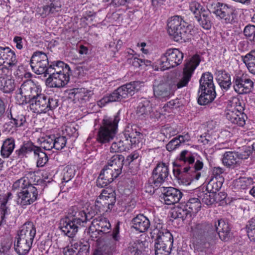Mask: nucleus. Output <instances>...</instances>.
<instances>
[{"label": "nucleus", "instance_id": "nucleus-1", "mask_svg": "<svg viewBox=\"0 0 255 255\" xmlns=\"http://www.w3.org/2000/svg\"><path fill=\"white\" fill-rule=\"evenodd\" d=\"M35 177L34 172L26 171L23 177L13 184V189H20V192L17 193V203L23 208L38 199L39 184L34 183Z\"/></svg>", "mask_w": 255, "mask_h": 255}, {"label": "nucleus", "instance_id": "nucleus-2", "mask_svg": "<svg viewBox=\"0 0 255 255\" xmlns=\"http://www.w3.org/2000/svg\"><path fill=\"white\" fill-rule=\"evenodd\" d=\"M179 160L185 163H187L188 165L180 168L178 166L174 167L173 170L174 176L177 178L186 176L189 178L190 181L198 180L201 176L200 171L203 168V163L197 160L194 163V156L187 150L181 152Z\"/></svg>", "mask_w": 255, "mask_h": 255}, {"label": "nucleus", "instance_id": "nucleus-3", "mask_svg": "<svg viewBox=\"0 0 255 255\" xmlns=\"http://www.w3.org/2000/svg\"><path fill=\"white\" fill-rule=\"evenodd\" d=\"M152 239H154L155 255H169L173 246V237L170 232L157 224L150 233Z\"/></svg>", "mask_w": 255, "mask_h": 255}, {"label": "nucleus", "instance_id": "nucleus-4", "mask_svg": "<svg viewBox=\"0 0 255 255\" xmlns=\"http://www.w3.org/2000/svg\"><path fill=\"white\" fill-rule=\"evenodd\" d=\"M167 27L168 33L175 41L183 43L191 38L189 25L181 16L175 15L169 18Z\"/></svg>", "mask_w": 255, "mask_h": 255}, {"label": "nucleus", "instance_id": "nucleus-5", "mask_svg": "<svg viewBox=\"0 0 255 255\" xmlns=\"http://www.w3.org/2000/svg\"><path fill=\"white\" fill-rule=\"evenodd\" d=\"M120 111L113 117L105 118L102 123L97 136V141L101 144L111 142L117 133L118 123L120 121Z\"/></svg>", "mask_w": 255, "mask_h": 255}, {"label": "nucleus", "instance_id": "nucleus-6", "mask_svg": "<svg viewBox=\"0 0 255 255\" xmlns=\"http://www.w3.org/2000/svg\"><path fill=\"white\" fill-rule=\"evenodd\" d=\"M135 126L127 127L124 133L126 139L114 142L110 147V152H121L129 149L131 145L138 144L143 134Z\"/></svg>", "mask_w": 255, "mask_h": 255}, {"label": "nucleus", "instance_id": "nucleus-7", "mask_svg": "<svg viewBox=\"0 0 255 255\" xmlns=\"http://www.w3.org/2000/svg\"><path fill=\"white\" fill-rule=\"evenodd\" d=\"M140 83L139 81H133L127 83L114 90L108 96H104L98 102V105L102 107L106 104L115 102H120L124 99L131 96L136 90H138Z\"/></svg>", "mask_w": 255, "mask_h": 255}, {"label": "nucleus", "instance_id": "nucleus-8", "mask_svg": "<svg viewBox=\"0 0 255 255\" xmlns=\"http://www.w3.org/2000/svg\"><path fill=\"white\" fill-rule=\"evenodd\" d=\"M140 83L139 81H133L127 83L114 90L108 96H104L98 102V105L102 107L106 104L115 102H120L124 99L131 96L136 90H138Z\"/></svg>", "mask_w": 255, "mask_h": 255}, {"label": "nucleus", "instance_id": "nucleus-9", "mask_svg": "<svg viewBox=\"0 0 255 255\" xmlns=\"http://www.w3.org/2000/svg\"><path fill=\"white\" fill-rule=\"evenodd\" d=\"M199 82L198 93L201 94L198 103L201 105H206L213 102L216 97L212 75L209 72L203 74Z\"/></svg>", "mask_w": 255, "mask_h": 255}, {"label": "nucleus", "instance_id": "nucleus-10", "mask_svg": "<svg viewBox=\"0 0 255 255\" xmlns=\"http://www.w3.org/2000/svg\"><path fill=\"white\" fill-rule=\"evenodd\" d=\"M77 206H72L68 210V214L60 221L59 228L65 235L73 238L77 233L79 228L84 226L82 221L76 214Z\"/></svg>", "mask_w": 255, "mask_h": 255}, {"label": "nucleus", "instance_id": "nucleus-11", "mask_svg": "<svg viewBox=\"0 0 255 255\" xmlns=\"http://www.w3.org/2000/svg\"><path fill=\"white\" fill-rule=\"evenodd\" d=\"M200 61V57L197 54L193 56L189 61H187L185 64L180 78L176 80H170L172 84L171 86L172 89H174L175 91L178 89L186 87Z\"/></svg>", "mask_w": 255, "mask_h": 255}, {"label": "nucleus", "instance_id": "nucleus-12", "mask_svg": "<svg viewBox=\"0 0 255 255\" xmlns=\"http://www.w3.org/2000/svg\"><path fill=\"white\" fill-rule=\"evenodd\" d=\"M59 100L55 97L42 94L39 93L29 102L31 108L35 113H46L50 110H53L58 106Z\"/></svg>", "mask_w": 255, "mask_h": 255}, {"label": "nucleus", "instance_id": "nucleus-13", "mask_svg": "<svg viewBox=\"0 0 255 255\" xmlns=\"http://www.w3.org/2000/svg\"><path fill=\"white\" fill-rule=\"evenodd\" d=\"M211 11L223 23L233 24L236 22V10L231 5L218 2L212 5Z\"/></svg>", "mask_w": 255, "mask_h": 255}, {"label": "nucleus", "instance_id": "nucleus-14", "mask_svg": "<svg viewBox=\"0 0 255 255\" xmlns=\"http://www.w3.org/2000/svg\"><path fill=\"white\" fill-rule=\"evenodd\" d=\"M183 53L178 49L170 48L161 56L158 61L162 70H167L179 65L182 63Z\"/></svg>", "mask_w": 255, "mask_h": 255}, {"label": "nucleus", "instance_id": "nucleus-15", "mask_svg": "<svg viewBox=\"0 0 255 255\" xmlns=\"http://www.w3.org/2000/svg\"><path fill=\"white\" fill-rule=\"evenodd\" d=\"M17 63L15 52L8 47L0 46V70L2 72L5 74H11Z\"/></svg>", "mask_w": 255, "mask_h": 255}, {"label": "nucleus", "instance_id": "nucleus-16", "mask_svg": "<svg viewBox=\"0 0 255 255\" xmlns=\"http://www.w3.org/2000/svg\"><path fill=\"white\" fill-rule=\"evenodd\" d=\"M116 201V193L112 189H103L95 202V209L99 212L111 210Z\"/></svg>", "mask_w": 255, "mask_h": 255}, {"label": "nucleus", "instance_id": "nucleus-17", "mask_svg": "<svg viewBox=\"0 0 255 255\" xmlns=\"http://www.w3.org/2000/svg\"><path fill=\"white\" fill-rule=\"evenodd\" d=\"M30 66L36 74H43L47 76V71L49 68V61L47 55L41 51H36L32 54L30 61Z\"/></svg>", "mask_w": 255, "mask_h": 255}, {"label": "nucleus", "instance_id": "nucleus-18", "mask_svg": "<svg viewBox=\"0 0 255 255\" xmlns=\"http://www.w3.org/2000/svg\"><path fill=\"white\" fill-rule=\"evenodd\" d=\"M214 223L202 222L192 228L194 236L200 240L213 241L215 239Z\"/></svg>", "mask_w": 255, "mask_h": 255}, {"label": "nucleus", "instance_id": "nucleus-19", "mask_svg": "<svg viewBox=\"0 0 255 255\" xmlns=\"http://www.w3.org/2000/svg\"><path fill=\"white\" fill-rule=\"evenodd\" d=\"M169 175L168 165L165 163H159L153 169L149 182L153 188H158L165 182Z\"/></svg>", "mask_w": 255, "mask_h": 255}, {"label": "nucleus", "instance_id": "nucleus-20", "mask_svg": "<svg viewBox=\"0 0 255 255\" xmlns=\"http://www.w3.org/2000/svg\"><path fill=\"white\" fill-rule=\"evenodd\" d=\"M170 80L166 81L155 80L153 85L154 96L160 99H166L173 95L175 90L172 89Z\"/></svg>", "mask_w": 255, "mask_h": 255}, {"label": "nucleus", "instance_id": "nucleus-21", "mask_svg": "<svg viewBox=\"0 0 255 255\" xmlns=\"http://www.w3.org/2000/svg\"><path fill=\"white\" fill-rule=\"evenodd\" d=\"M254 86V82L246 76H237L234 79V88L239 94L250 93Z\"/></svg>", "mask_w": 255, "mask_h": 255}, {"label": "nucleus", "instance_id": "nucleus-22", "mask_svg": "<svg viewBox=\"0 0 255 255\" xmlns=\"http://www.w3.org/2000/svg\"><path fill=\"white\" fill-rule=\"evenodd\" d=\"M161 190L165 204L167 205H173L178 203L182 197V193L178 189L172 187H162Z\"/></svg>", "mask_w": 255, "mask_h": 255}, {"label": "nucleus", "instance_id": "nucleus-23", "mask_svg": "<svg viewBox=\"0 0 255 255\" xmlns=\"http://www.w3.org/2000/svg\"><path fill=\"white\" fill-rule=\"evenodd\" d=\"M215 230V238L218 234L222 241H227L232 236L231 228L229 223L224 220H218L214 222Z\"/></svg>", "mask_w": 255, "mask_h": 255}, {"label": "nucleus", "instance_id": "nucleus-24", "mask_svg": "<svg viewBox=\"0 0 255 255\" xmlns=\"http://www.w3.org/2000/svg\"><path fill=\"white\" fill-rule=\"evenodd\" d=\"M93 92L84 88H77L71 89L69 93L70 98L73 99L75 103L84 104L89 100Z\"/></svg>", "mask_w": 255, "mask_h": 255}, {"label": "nucleus", "instance_id": "nucleus-25", "mask_svg": "<svg viewBox=\"0 0 255 255\" xmlns=\"http://www.w3.org/2000/svg\"><path fill=\"white\" fill-rule=\"evenodd\" d=\"M36 235V228L32 222L24 223L17 232V237L33 243Z\"/></svg>", "mask_w": 255, "mask_h": 255}, {"label": "nucleus", "instance_id": "nucleus-26", "mask_svg": "<svg viewBox=\"0 0 255 255\" xmlns=\"http://www.w3.org/2000/svg\"><path fill=\"white\" fill-rule=\"evenodd\" d=\"M70 74L59 73L49 75L46 84L49 87L60 88L65 86L69 81Z\"/></svg>", "mask_w": 255, "mask_h": 255}, {"label": "nucleus", "instance_id": "nucleus-27", "mask_svg": "<svg viewBox=\"0 0 255 255\" xmlns=\"http://www.w3.org/2000/svg\"><path fill=\"white\" fill-rule=\"evenodd\" d=\"M119 176H115V173L105 165L101 172L97 180V186L101 188H104L112 182L114 179Z\"/></svg>", "mask_w": 255, "mask_h": 255}, {"label": "nucleus", "instance_id": "nucleus-28", "mask_svg": "<svg viewBox=\"0 0 255 255\" xmlns=\"http://www.w3.org/2000/svg\"><path fill=\"white\" fill-rule=\"evenodd\" d=\"M19 92H21L25 97H27L28 102H30L39 93H40V91L32 80H27L21 85Z\"/></svg>", "mask_w": 255, "mask_h": 255}, {"label": "nucleus", "instance_id": "nucleus-29", "mask_svg": "<svg viewBox=\"0 0 255 255\" xmlns=\"http://www.w3.org/2000/svg\"><path fill=\"white\" fill-rule=\"evenodd\" d=\"M131 223L132 224L131 227L140 233L147 231L150 225L148 219L141 214L133 218Z\"/></svg>", "mask_w": 255, "mask_h": 255}, {"label": "nucleus", "instance_id": "nucleus-30", "mask_svg": "<svg viewBox=\"0 0 255 255\" xmlns=\"http://www.w3.org/2000/svg\"><path fill=\"white\" fill-rule=\"evenodd\" d=\"M225 116L226 119L231 123L240 127H243L245 125L247 119V116L245 114L238 112H234V110L232 109L226 110Z\"/></svg>", "mask_w": 255, "mask_h": 255}, {"label": "nucleus", "instance_id": "nucleus-31", "mask_svg": "<svg viewBox=\"0 0 255 255\" xmlns=\"http://www.w3.org/2000/svg\"><path fill=\"white\" fill-rule=\"evenodd\" d=\"M59 73L71 74V69L69 65L61 61H58L49 66L47 76Z\"/></svg>", "mask_w": 255, "mask_h": 255}, {"label": "nucleus", "instance_id": "nucleus-32", "mask_svg": "<svg viewBox=\"0 0 255 255\" xmlns=\"http://www.w3.org/2000/svg\"><path fill=\"white\" fill-rule=\"evenodd\" d=\"M91 225L96 228V231L102 234L109 233L111 228L109 221L106 218L101 216L94 218Z\"/></svg>", "mask_w": 255, "mask_h": 255}, {"label": "nucleus", "instance_id": "nucleus-33", "mask_svg": "<svg viewBox=\"0 0 255 255\" xmlns=\"http://www.w3.org/2000/svg\"><path fill=\"white\" fill-rule=\"evenodd\" d=\"M215 74L221 88L226 91L228 90L232 84L230 74L223 70H217Z\"/></svg>", "mask_w": 255, "mask_h": 255}, {"label": "nucleus", "instance_id": "nucleus-34", "mask_svg": "<svg viewBox=\"0 0 255 255\" xmlns=\"http://www.w3.org/2000/svg\"><path fill=\"white\" fill-rule=\"evenodd\" d=\"M32 243L16 237L14 242V250L18 255H25L31 248Z\"/></svg>", "mask_w": 255, "mask_h": 255}, {"label": "nucleus", "instance_id": "nucleus-35", "mask_svg": "<svg viewBox=\"0 0 255 255\" xmlns=\"http://www.w3.org/2000/svg\"><path fill=\"white\" fill-rule=\"evenodd\" d=\"M223 164L230 168H234L239 165L240 161L238 158V152L234 151H226L223 155Z\"/></svg>", "mask_w": 255, "mask_h": 255}, {"label": "nucleus", "instance_id": "nucleus-36", "mask_svg": "<svg viewBox=\"0 0 255 255\" xmlns=\"http://www.w3.org/2000/svg\"><path fill=\"white\" fill-rule=\"evenodd\" d=\"M151 111L152 107L150 101L145 98L140 99L136 110L138 117L141 118H146L148 116L152 117L153 116L151 115Z\"/></svg>", "mask_w": 255, "mask_h": 255}, {"label": "nucleus", "instance_id": "nucleus-37", "mask_svg": "<svg viewBox=\"0 0 255 255\" xmlns=\"http://www.w3.org/2000/svg\"><path fill=\"white\" fill-rule=\"evenodd\" d=\"M199 24L204 29L209 30L213 25L211 12L208 10H203L199 16H196L195 18Z\"/></svg>", "mask_w": 255, "mask_h": 255}, {"label": "nucleus", "instance_id": "nucleus-38", "mask_svg": "<svg viewBox=\"0 0 255 255\" xmlns=\"http://www.w3.org/2000/svg\"><path fill=\"white\" fill-rule=\"evenodd\" d=\"M14 222V218L9 207L2 206L0 208V227L11 226Z\"/></svg>", "mask_w": 255, "mask_h": 255}, {"label": "nucleus", "instance_id": "nucleus-39", "mask_svg": "<svg viewBox=\"0 0 255 255\" xmlns=\"http://www.w3.org/2000/svg\"><path fill=\"white\" fill-rule=\"evenodd\" d=\"M224 180V178L222 176L214 177L209 181L206 187V190L216 195L215 194L221 188Z\"/></svg>", "mask_w": 255, "mask_h": 255}, {"label": "nucleus", "instance_id": "nucleus-40", "mask_svg": "<svg viewBox=\"0 0 255 255\" xmlns=\"http://www.w3.org/2000/svg\"><path fill=\"white\" fill-rule=\"evenodd\" d=\"M242 59L249 71L255 75V50H252L245 56H242Z\"/></svg>", "mask_w": 255, "mask_h": 255}, {"label": "nucleus", "instance_id": "nucleus-41", "mask_svg": "<svg viewBox=\"0 0 255 255\" xmlns=\"http://www.w3.org/2000/svg\"><path fill=\"white\" fill-rule=\"evenodd\" d=\"M15 147L14 139L12 138H8L3 142L1 147V154L3 157L7 158L12 152Z\"/></svg>", "mask_w": 255, "mask_h": 255}, {"label": "nucleus", "instance_id": "nucleus-42", "mask_svg": "<svg viewBox=\"0 0 255 255\" xmlns=\"http://www.w3.org/2000/svg\"><path fill=\"white\" fill-rule=\"evenodd\" d=\"M175 218H181L183 221L191 217V213L184 204H180L177 207L172 213Z\"/></svg>", "mask_w": 255, "mask_h": 255}, {"label": "nucleus", "instance_id": "nucleus-43", "mask_svg": "<svg viewBox=\"0 0 255 255\" xmlns=\"http://www.w3.org/2000/svg\"><path fill=\"white\" fill-rule=\"evenodd\" d=\"M98 212H95V210L91 207L90 209H87V212L84 210H79L77 207L76 214L79 215L78 217L82 221V223L84 225L87 221L93 219Z\"/></svg>", "mask_w": 255, "mask_h": 255}, {"label": "nucleus", "instance_id": "nucleus-44", "mask_svg": "<svg viewBox=\"0 0 255 255\" xmlns=\"http://www.w3.org/2000/svg\"><path fill=\"white\" fill-rule=\"evenodd\" d=\"M253 182V181L251 178L241 177L234 181L233 186L235 189L242 191L250 187Z\"/></svg>", "mask_w": 255, "mask_h": 255}, {"label": "nucleus", "instance_id": "nucleus-45", "mask_svg": "<svg viewBox=\"0 0 255 255\" xmlns=\"http://www.w3.org/2000/svg\"><path fill=\"white\" fill-rule=\"evenodd\" d=\"M215 196L217 195H214L206 190L199 192L198 194L201 205L203 204L207 206L211 205L215 202Z\"/></svg>", "mask_w": 255, "mask_h": 255}, {"label": "nucleus", "instance_id": "nucleus-46", "mask_svg": "<svg viewBox=\"0 0 255 255\" xmlns=\"http://www.w3.org/2000/svg\"><path fill=\"white\" fill-rule=\"evenodd\" d=\"M37 147V146L34 145L32 142H27L24 143L19 149L16 150L15 153L18 158H21L29 152L33 151L34 153V150Z\"/></svg>", "mask_w": 255, "mask_h": 255}, {"label": "nucleus", "instance_id": "nucleus-47", "mask_svg": "<svg viewBox=\"0 0 255 255\" xmlns=\"http://www.w3.org/2000/svg\"><path fill=\"white\" fill-rule=\"evenodd\" d=\"M142 246V242L138 241L130 243L127 249L128 254V255H141Z\"/></svg>", "mask_w": 255, "mask_h": 255}, {"label": "nucleus", "instance_id": "nucleus-48", "mask_svg": "<svg viewBox=\"0 0 255 255\" xmlns=\"http://www.w3.org/2000/svg\"><path fill=\"white\" fill-rule=\"evenodd\" d=\"M2 84V87L0 88V90L5 93H10L15 89V85L14 80L11 78L4 77Z\"/></svg>", "mask_w": 255, "mask_h": 255}, {"label": "nucleus", "instance_id": "nucleus-49", "mask_svg": "<svg viewBox=\"0 0 255 255\" xmlns=\"http://www.w3.org/2000/svg\"><path fill=\"white\" fill-rule=\"evenodd\" d=\"M208 240H201L200 242H197L194 244L195 249L198 252H204L206 254L211 253V242Z\"/></svg>", "mask_w": 255, "mask_h": 255}, {"label": "nucleus", "instance_id": "nucleus-50", "mask_svg": "<svg viewBox=\"0 0 255 255\" xmlns=\"http://www.w3.org/2000/svg\"><path fill=\"white\" fill-rule=\"evenodd\" d=\"M34 155H37L38 159L37 161V166L38 167H43L48 161V158L47 154L41 150L40 147H38L34 150Z\"/></svg>", "mask_w": 255, "mask_h": 255}, {"label": "nucleus", "instance_id": "nucleus-51", "mask_svg": "<svg viewBox=\"0 0 255 255\" xmlns=\"http://www.w3.org/2000/svg\"><path fill=\"white\" fill-rule=\"evenodd\" d=\"M184 205L187 206L191 213L198 212L201 207L198 197L189 199L187 203Z\"/></svg>", "mask_w": 255, "mask_h": 255}, {"label": "nucleus", "instance_id": "nucleus-52", "mask_svg": "<svg viewBox=\"0 0 255 255\" xmlns=\"http://www.w3.org/2000/svg\"><path fill=\"white\" fill-rule=\"evenodd\" d=\"M189 9L194 15L196 18V16H199L203 13V10H207L199 2L194 1H191L189 4Z\"/></svg>", "mask_w": 255, "mask_h": 255}, {"label": "nucleus", "instance_id": "nucleus-53", "mask_svg": "<svg viewBox=\"0 0 255 255\" xmlns=\"http://www.w3.org/2000/svg\"><path fill=\"white\" fill-rule=\"evenodd\" d=\"M75 174L74 167L67 166L63 170L62 182H68L71 180Z\"/></svg>", "mask_w": 255, "mask_h": 255}, {"label": "nucleus", "instance_id": "nucleus-54", "mask_svg": "<svg viewBox=\"0 0 255 255\" xmlns=\"http://www.w3.org/2000/svg\"><path fill=\"white\" fill-rule=\"evenodd\" d=\"M53 147L56 150H61L66 145V138L64 136H57L53 137Z\"/></svg>", "mask_w": 255, "mask_h": 255}, {"label": "nucleus", "instance_id": "nucleus-55", "mask_svg": "<svg viewBox=\"0 0 255 255\" xmlns=\"http://www.w3.org/2000/svg\"><path fill=\"white\" fill-rule=\"evenodd\" d=\"M50 3L44 5L42 7V14L47 15L51 13H54L58 11V6L55 5L54 0H49Z\"/></svg>", "mask_w": 255, "mask_h": 255}, {"label": "nucleus", "instance_id": "nucleus-56", "mask_svg": "<svg viewBox=\"0 0 255 255\" xmlns=\"http://www.w3.org/2000/svg\"><path fill=\"white\" fill-rule=\"evenodd\" d=\"M125 157L123 155L119 154H115L108 160V164L118 165L119 166L124 165Z\"/></svg>", "mask_w": 255, "mask_h": 255}, {"label": "nucleus", "instance_id": "nucleus-57", "mask_svg": "<svg viewBox=\"0 0 255 255\" xmlns=\"http://www.w3.org/2000/svg\"><path fill=\"white\" fill-rule=\"evenodd\" d=\"M247 232L251 241L255 242V219H252L247 226Z\"/></svg>", "mask_w": 255, "mask_h": 255}, {"label": "nucleus", "instance_id": "nucleus-58", "mask_svg": "<svg viewBox=\"0 0 255 255\" xmlns=\"http://www.w3.org/2000/svg\"><path fill=\"white\" fill-rule=\"evenodd\" d=\"M25 122V118L24 117L21 115L13 117L11 114H10V124H11L12 127L18 128L21 127Z\"/></svg>", "mask_w": 255, "mask_h": 255}, {"label": "nucleus", "instance_id": "nucleus-59", "mask_svg": "<svg viewBox=\"0 0 255 255\" xmlns=\"http://www.w3.org/2000/svg\"><path fill=\"white\" fill-rule=\"evenodd\" d=\"M244 33L245 36L251 41L255 39V26L248 24L244 28Z\"/></svg>", "mask_w": 255, "mask_h": 255}, {"label": "nucleus", "instance_id": "nucleus-60", "mask_svg": "<svg viewBox=\"0 0 255 255\" xmlns=\"http://www.w3.org/2000/svg\"><path fill=\"white\" fill-rule=\"evenodd\" d=\"M52 137H55V135L48 136L41 141V147L46 150H50L54 148Z\"/></svg>", "mask_w": 255, "mask_h": 255}, {"label": "nucleus", "instance_id": "nucleus-61", "mask_svg": "<svg viewBox=\"0 0 255 255\" xmlns=\"http://www.w3.org/2000/svg\"><path fill=\"white\" fill-rule=\"evenodd\" d=\"M252 153V150L250 146H245L243 148V151L238 152V158L239 161L240 159H247Z\"/></svg>", "mask_w": 255, "mask_h": 255}, {"label": "nucleus", "instance_id": "nucleus-62", "mask_svg": "<svg viewBox=\"0 0 255 255\" xmlns=\"http://www.w3.org/2000/svg\"><path fill=\"white\" fill-rule=\"evenodd\" d=\"M15 98L17 102L19 105H23L24 104H26L27 102H28L27 97H25V95L23 94V93L19 92V89L16 91Z\"/></svg>", "mask_w": 255, "mask_h": 255}, {"label": "nucleus", "instance_id": "nucleus-63", "mask_svg": "<svg viewBox=\"0 0 255 255\" xmlns=\"http://www.w3.org/2000/svg\"><path fill=\"white\" fill-rule=\"evenodd\" d=\"M180 142L175 137L168 142L166 145V148L169 151H171L177 148L180 145Z\"/></svg>", "mask_w": 255, "mask_h": 255}, {"label": "nucleus", "instance_id": "nucleus-64", "mask_svg": "<svg viewBox=\"0 0 255 255\" xmlns=\"http://www.w3.org/2000/svg\"><path fill=\"white\" fill-rule=\"evenodd\" d=\"M90 249L89 244L87 243L86 244H80V248L77 252L78 255H89Z\"/></svg>", "mask_w": 255, "mask_h": 255}]
</instances>
